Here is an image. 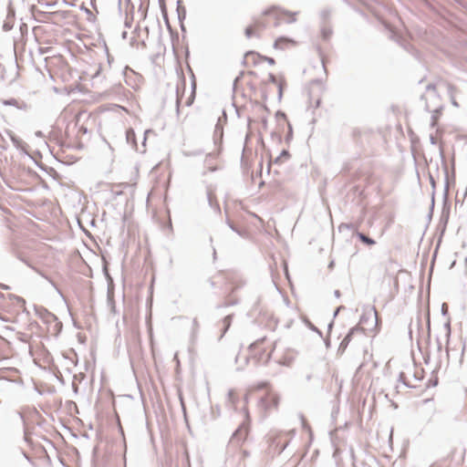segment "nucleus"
Segmentation results:
<instances>
[{
  "instance_id": "f257e3e1",
  "label": "nucleus",
  "mask_w": 467,
  "mask_h": 467,
  "mask_svg": "<svg viewBox=\"0 0 467 467\" xmlns=\"http://www.w3.org/2000/svg\"><path fill=\"white\" fill-rule=\"evenodd\" d=\"M268 453L280 454L289 443V440L284 434H276L269 438Z\"/></svg>"
},
{
  "instance_id": "f03ea898",
  "label": "nucleus",
  "mask_w": 467,
  "mask_h": 467,
  "mask_svg": "<svg viewBox=\"0 0 467 467\" xmlns=\"http://www.w3.org/2000/svg\"><path fill=\"white\" fill-rule=\"evenodd\" d=\"M279 402V396L273 392L268 391L264 397L260 398L258 401L259 409L267 413L271 411L273 409H275Z\"/></svg>"
},
{
  "instance_id": "7ed1b4c3",
  "label": "nucleus",
  "mask_w": 467,
  "mask_h": 467,
  "mask_svg": "<svg viewBox=\"0 0 467 467\" xmlns=\"http://www.w3.org/2000/svg\"><path fill=\"white\" fill-rule=\"evenodd\" d=\"M265 337L260 338L249 346V349L254 355V358L256 364L260 363L261 361L267 363L271 358V353H268L265 358V352L260 350V345L265 341Z\"/></svg>"
},
{
  "instance_id": "20e7f679",
  "label": "nucleus",
  "mask_w": 467,
  "mask_h": 467,
  "mask_svg": "<svg viewBox=\"0 0 467 467\" xmlns=\"http://www.w3.org/2000/svg\"><path fill=\"white\" fill-rule=\"evenodd\" d=\"M264 14H265V16H267L268 20H270V19L275 20L274 25L275 26H278L282 25L283 23L289 25L291 18H292V16L283 15L276 10H267Z\"/></svg>"
},
{
  "instance_id": "39448f33",
  "label": "nucleus",
  "mask_w": 467,
  "mask_h": 467,
  "mask_svg": "<svg viewBox=\"0 0 467 467\" xmlns=\"http://www.w3.org/2000/svg\"><path fill=\"white\" fill-rule=\"evenodd\" d=\"M290 159V152L287 150H283L274 161H271V167L281 166L283 163L287 162Z\"/></svg>"
},
{
  "instance_id": "423d86ee",
  "label": "nucleus",
  "mask_w": 467,
  "mask_h": 467,
  "mask_svg": "<svg viewBox=\"0 0 467 467\" xmlns=\"http://www.w3.org/2000/svg\"><path fill=\"white\" fill-rule=\"evenodd\" d=\"M291 43H292V40L290 38L285 37V36H278L274 43V47L275 49L284 50V49L288 48L290 47Z\"/></svg>"
},
{
  "instance_id": "0eeeda50",
  "label": "nucleus",
  "mask_w": 467,
  "mask_h": 467,
  "mask_svg": "<svg viewBox=\"0 0 467 467\" xmlns=\"http://www.w3.org/2000/svg\"><path fill=\"white\" fill-rule=\"evenodd\" d=\"M14 17H15V12L11 7H8V13L6 15V19L4 22L3 29L4 31H9L14 26Z\"/></svg>"
},
{
  "instance_id": "6e6552de",
  "label": "nucleus",
  "mask_w": 467,
  "mask_h": 467,
  "mask_svg": "<svg viewBox=\"0 0 467 467\" xmlns=\"http://www.w3.org/2000/svg\"><path fill=\"white\" fill-rule=\"evenodd\" d=\"M359 328H353L351 329L348 335L344 337V339L341 341L340 345H339V350H341L342 352L345 351V349L347 348L348 345L349 344V342L351 341V338L352 337L356 334V333H358L359 332Z\"/></svg>"
},
{
  "instance_id": "1a4fd4ad",
  "label": "nucleus",
  "mask_w": 467,
  "mask_h": 467,
  "mask_svg": "<svg viewBox=\"0 0 467 467\" xmlns=\"http://www.w3.org/2000/svg\"><path fill=\"white\" fill-rule=\"evenodd\" d=\"M263 26L262 23L255 21L253 26H249L244 30V35L247 38H251L254 36V31Z\"/></svg>"
},
{
  "instance_id": "9d476101",
  "label": "nucleus",
  "mask_w": 467,
  "mask_h": 467,
  "mask_svg": "<svg viewBox=\"0 0 467 467\" xmlns=\"http://www.w3.org/2000/svg\"><path fill=\"white\" fill-rule=\"evenodd\" d=\"M321 36L324 39H328L332 36V27L327 21H324L321 26Z\"/></svg>"
},
{
  "instance_id": "9b49d317",
  "label": "nucleus",
  "mask_w": 467,
  "mask_h": 467,
  "mask_svg": "<svg viewBox=\"0 0 467 467\" xmlns=\"http://www.w3.org/2000/svg\"><path fill=\"white\" fill-rule=\"evenodd\" d=\"M357 236L362 243L368 245H373L376 244V242L373 239L369 238L368 236L365 235L362 233H357Z\"/></svg>"
},
{
  "instance_id": "f8f14e48",
  "label": "nucleus",
  "mask_w": 467,
  "mask_h": 467,
  "mask_svg": "<svg viewBox=\"0 0 467 467\" xmlns=\"http://www.w3.org/2000/svg\"><path fill=\"white\" fill-rule=\"evenodd\" d=\"M247 434V430L244 429L243 427L238 428L233 434V439H243Z\"/></svg>"
},
{
  "instance_id": "ddd939ff",
  "label": "nucleus",
  "mask_w": 467,
  "mask_h": 467,
  "mask_svg": "<svg viewBox=\"0 0 467 467\" xmlns=\"http://www.w3.org/2000/svg\"><path fill=\"white\" fill-rule=\"evenodd\" d=\"M237 398L235 396V393L233 389H230L227 393V403L231 406H235Z\"/></svg>"
},
{
  "instance_id": "4468645a",
  "label": "nucleus",
  "mask_w": 467,
  "mask_h": 467,
  "mask_svg": "<svg viewBox=\"0 0 467 467\" xmlns=\"http://www.w3.org/2000/svg\"><path fill=\"white\" fill-rule=\"evenodd\" d=\"M9 137H10V140H11V141L13 142V144H14V146L16 148H17V149L22 148V140L19 138H17L12 132H9Z\"/></svg>"
},
{
  "instance_id": "2eb2a0df",
  "label": "nucleus",
  "mask_w": 467,
  "mask_h": 467,
  "mask_svg": "<svg viewBox=\"0 0 467 467\" xmlns=\"http://www.w3.org/2000/svg\"><path fill=\"white\" fill-rule=\"evenodd\" d=\"M371 317H372V321L374 323V328L372 330H375L376 332L379 330L378 329V326H379V313L377 311V309L374 307L373 308V313L371 315Z\"/></svg>"
},
{
  "instance_id": "dca6fc26",
  "label": "nucleus",
  "mask_w": 467,
  "mask_h": 467,
  "mask_svg": "<svg viewBox=\"0 0 467 467\" xmlns=\"http://www.w3.org/2000/svg\"><path fill=\"white\" fill-rule=\"evenodd\" d=\"M3 103H4V105L14 106V107H16L18 109H23L24 108L21 105H19L18 100H16V99H7V100H4Z\"/></svg>"
},
{
  "instance_id": "f3484780",
  "label": "nucleus",
  "mask_w": 467,
  "mask_h": 467,
  "mask_svg": "<svg viewBox=\"0 0 467 467\" xmlns=\"http://www.w3.org/2000/svg\"><path fill=\"white\" fill-rule=\"evenodd\" d=\"M199 329V323L196 318L192 320V339H194L197 336Z\"/></svg>"
},
{
  "instance_id": "a211bd4d",
  "label": "nucleus",
  "mask_w": 467,
  "mask_h": 467,
  "mask_svg": "<svg viewBox=\"0 0 467 467\" xmlns=\"http://www.w3.org/2000/svg\"><path fill=\"white\" fill-rule=\"evenodd\" d=\"M277 363L281 364V365H285L286 367H289L290 364H291V358L290 357H285L284 358L278 359Z\"/></svg>"
},
{
  "instance_id": "6ab92c4d",
  "label": "nucleus",
  "mask_w": 467,
  "mask_h": 467,
  "mask_svg": "<svg viewBox=\"0 0 467 467\" xmlns=\"http://www.w3.org/2000/svg\"><path fill=\"white\" fill-rule=\"evenodd\" d=\"M231 321H232V316L231 315H228L227 317H224V319H223L224 331L223 332H225L229 328V327L231 325Z\"/></svg>"
},
{
  "instance_id": "aec40b11",
  "label": "nucleus",
  "mask_w": 467,
  "mask_h": 467,
  "mask_svg": "<svg viewBox=\"0 0 467 467\" xmlns=\"http://www.w3.org/2000/svg\"><path fill=\"white\" fill-rule=\"evenodd\" d=\"M284 270H285V276H286V279H287L288 283L292 284L286 262H284Z\"/></svg>"
},
{
  "instance_id": "412c9836",
  "label": "nucleus",
  "mask_w": 467,
  "mask_h": 467,
  "mask_svg": "<svg viewBox=\"0 0 467 467\" xmlns=\"http://www.w3.org/2000/svg\"><path fill=\"white\" fill-rule=\"evenodd\" d=\"M127 140H134L135 132L133 130H129L126 133Z\"/></svg>"
},
{
  "instance_id": "4be33fe9",
  "label": "nucleus",
  "mask_w": 467,
  "mask_h": 467,
  "mask_svg": "<svg viewBox=\"0 0 467 467\" xmlns=\"http://www.w3.org/2000/svg\"><path fill=\"white\" fill-rule=\"evenodd\" d=\"M266 386H267V382H260V383L254 385L253 388L254 389H262L266 388Z\"/></svg>"
},
{
  "instance_id": "5701e85b",
  "label": "nucleus",
  "mask_w": 467,
  "mask_h": 467,
  "mask_svg": "<svg viewBox=\"0 0 467 467\" xmlns=\"http://www.w3.org/2000/svg\"><path fill=\"white\" fill-rule=\"evenodd\" d=\"M275 117L278 119H286V116L284 113H282V112H277Z\"/></svg>"
},
{
  "instance_id": "b1692460",
  "label": "nucleus",
  "mask_w": 467,
  "mask_h": 467,
  "mask_svg": "<svg viewBox=\"0 0 467 467\" xmlns=\"http://www.w3.org/2000/svg\"><path fill=\"white\" fill-rule=\"evenodd\" d=\"M291 135H292V125L288 122L287 138H289Z\"/></svg>"
},
{
  "instance_id": "393cba45",
  "label": "nucleus",
  "mask_w": 467,
  "mask_h": 467,
  "mask_svg": "<svg viewBox=\"0 0 467 467\" xmlns=\"http://www.w3.org/2000/svg\"><path fill=\"white\" fill-rule=\"evenodd\" d=\"M270 65L275 64V60L272 57H264Z\"/></svg>"
},
{
  "instance_id": "a878e982",
  "label": "nucleus",
  "mask_w": 467,
  "mask_h": 467,
  "mask_svg": "<svg viewBox=\"0 0 467 467\" xmlns=\"http://www.w3.org/2000/svg\"><path fill=\"white\" fill-rule=\"evenodd\" d=\"M192 100H193V95L192 94L186 102L187 106H190L192 103Z\"/></svg>"
},
{
  "instance_id": "bb28decb",
  "label": "nucleus",
  "mask_w": 467,
  "mask_h": 467,
  "mask_svg": "<svg viewBox=\"0 0 467 467\" xmlns=\"http://www.w3.org/2000/svg\"><path fill=\"white\" fill-rule=\"evenodd\" d=\"M35 134H36V137H40V138L43 137V133L40 130L36 131Z\"/></svg>"
},
{
  "instance_id": "cd10ccee",
  "label": "nucleus",
  "mask_w": 467,
  "mask_h": 467,
  "mask_svg": "<svg viewBox=\"0 0 467 467\" xmlns=\"http://www.w3.org/2000/svg\"><path fill=\"white\" fill-rule=\"evenodd\" d=\"M22 454H23V456H24L27 461H29V462L31 461V460H30V457H29V456H28L25 451H22Z\"/></svg>"
},
{
  "instance_id": "c85d7f7f",
  "label": "nucleus",
  "mask_w": 467,
  "mask_h": 467,
  "mask_svg": "<svg viewBox=\"0 0 467 467\" xmlns=\"http://www.w3.org/2000/svg\"><path fill=\"white\" fill-rule=\"evenodd\" d=\"M255 57V53H254V52L247 53L246 57Z\"/></svg>"
},
{
  "instance_id": "c756f323",
  "label": "nucleus",
  "mask_w": 467,
  "mask_h": 467,
  "mask_svg": "<svg viewBox=\"0 0 467 467\" xmlns=\"http://www.w3.org/2000/svg\"><path fill=\"white\" fill-rule=\"evenodd\" d=\"M367 318H368L367 317H363L361 318L360 325H363V324H364V322L367 320Z\"/></svg>"
},
{
  "instance_id": "7c9ffc66",
  "label": "nucleus",
  "mask_w": 467,
  "mask_h": 467,
  "mask_svg": "<svg viewBox=\"0 0 467 467\" xmlns=\"http://www.w3.org/2000/svg\"><path fill=\"white\" fill-rule=\"evenodd\" d=\"M176 104H177V109H179V104H180V99L177 97V99H176Z\"/></svg>"
},
{
  "instance_id": "2f4dec72",
  "label": "nucleus",
  "mask_w": 467,
  "mask_h": 467,
  "mask_svg": "<svg viewBox=\"0 0 467 467\" xmlns=\"http://www.w3.org/2000/svg\"><path fill=\"white\" fill-rule=\"evenodd\" d=\"M270 80L275 81V77L273 75H270Z\"/></svg>"
},
{
  "instance_id": "473e14b6",
  "label": "nucleus",
  "mask_w": 467,
  "mask_h": 467,
  "mask_svg": "<svg viewBox=\"0 0 467 467\" xmlns=\"http://www.w3.org/2000/svg\"><path fill=\"white\" fill-rule=\"evenodd\" d=\"M81 130H83V132H87V129L81 128Z\"/></svg>"
}]
</instances>
